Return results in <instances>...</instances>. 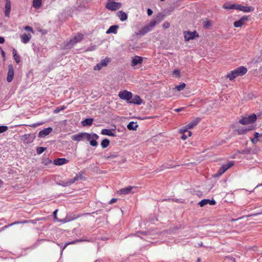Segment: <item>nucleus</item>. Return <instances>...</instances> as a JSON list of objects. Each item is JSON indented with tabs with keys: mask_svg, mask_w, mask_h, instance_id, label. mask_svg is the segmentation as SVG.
<instances>
[{
	"mask_svg": "<svg viewBox=\"0 0 262 262\" xmlns=\"http://www.w3.org/2000/svg\"><path fill=\"white\" fill-rule=\"evenodd\" d=\"M159 21L157 20H152L149 23L138 30L136 34L137 35L143 36L146 33L150 32Z\"/></svg>",
	"mask_w": 262,
	"mask_h": 262,
	"instance_id": "nucleus-1",
	"label": "nucleus"
},
{
	"mask_svg": "<svg viewBox=\"0 0 262 262\" xmlns=\"http://www.w3.org/2000/svg\"><path fill=\"white\" fill-rule=\"evenodd\" d=\"M247 72V69L245 67H239L237 69L230 72V73L227 75L226 77L228 78L230 80H234L238 76H242L245 75Z\"/></svg>",
	"mask_w": 262,
	"mask_h": 262,
	"instance_id": "nucleus-2",
	"label": "nucleus"
},
{
	"mask_svg": "<svg viewBox=\"0 0 262 262\" xmlns=\"http://www.w3.org/2000/svg\"><path fill=\"white\" fill-rule=\"evenodd\" d=\"M108 2L106 4L105 7L108 10L111 11H116L121 8L122 4L121 3L115 2L114 0H107Z\"/></svg>",
	"mask_w": 262,
	"mask_h": 262,
	"instance_id": "nucleus-3",
	"label": "nucleus"
},
{
	"mask_svg": "<svg viewBox=\"0 0 262 262\" xmlns=\"http://www.w3.org/2000/svg\"><path fill=\"white\" fill-rule=\"evenodd\" d=\"M256 119V115L253 114L247 117H243L239 120V122L243 125H247L255 122Z\"/></svg>",
	"mask_w": 262,
	"mask_h": 262,
	"instance_id": "nucleus-4",
	"label": "nucleus"
},
{
	"mask_svg": "<svg viewBox=\"0 0 262 262\" xmlns=\"http://www.w3.org/2000/svg\"><path fill=\"white\" fill-rule=\"evenodd\" d=\"M201 121V119L199 118H196L190 123L187 124L186 126H183L180 130V133H185L187 132V130L193 128L196 126L199 122Z\"/></svg>",
	"mask_w": 262,
	"mask_h": 262,
	"instance_id": "nucleus-5",
	"label": "nucleus"
},
{
	"mask_svg": "<svg viewBox=\"0 0 262 262\" xmlns=\"http://www.w3.org/2000/svg\"><path fill=\"white\" fill-rule=\"evenodd\" d=\"M87 134L88 136H85V139L90 142V145L92 146H97L98 142L96 140L99 138V136L96 134H91L88 133H85Z\"/></svg>",
	"mask_w": 262,
	"mask_h": 262,
	"instance_id": "nucleus-6",
	"label": "nucleus"
},
{
	"mask_svg": "<svg viewBox=\"0 0 262 262\" xmlns=\"http://www.w3.org/2000/svg\"><path fill=\"white\" fill-rule=\"evenodd\" d=\"M234 165L233 161H230L229 163L225 164L219 169L215 177H220L229 168Z\"/></svg>",
	"mask_w": 262,
	"mask_h": 262,
	"instance_id": "nucleus-7",
	"label": "nucleus"
},
{
	"mask_svg": "<svg viewBox=\"0 0 262 262\" xmlns=\"http://www.w3.org/2000/svg\"><path fill=\"white\" fill-rule=\"evenodd\" d=\"M83 35L81 33L78 34L77 35L75 36L73 39L70 40L67 43L66 47L67 48H71L76 43L80 42L83 38Z\"/></svg>",
	"mask_w": 262,
	"mask_h": 262,
	"instance_id": "nucleus-8",
	"label": "nucleus"
},
{
	"mask_svg": "<svg viewBox=\"0 0 262 262\" xmlns=\"http://www.w3.org/2000/svg\"><path fill=\"white\" fill-rule=\"evenodd\" d=\"M199 36L198 33L195 31L193 32L185 31L184 32V37L185 41L194 39Z\"/></svg>",
	"mask_w": 262,
	"mask_h": 262,
	"instance_id": "nucleus-9",
	"label": "nucleus"
},
{
	"mask_svg": "<svg viewBox=\"0 0 262 262\" xmlns=\"http://www.w3.org/2000/svg\"><path fill=\"white\" fill-rule=\"evenodd\" d=\"M118 96L121 99L125 100L129 102L132 98L133 95L131 92L125 90L120 92Z\"/></svg>",
	"mask_w": 262,
	"mask_h": 262,
	"instance_id": "nucleus-10",
	"label": "nucleus"
},
{
	"mask_svg": "<svg viewBox=\"0 0 262 262\" xmlns=\"http://www.w3.org/2000/svg\"><path fill=\"white\" fill-rule=\"evenodd\" d=\"M236 10L248 13L253 11L254 8L252 6H244L241 4H237Z\"/></svg>",
	"mask_w": 262,
	"mask_h": 262,
	"instance_id": "nucleus-11",
	"label": "nucleus"
},
{
	"mask_svg": "<svg viewBox=\"0 0 262 262\" xmlns=\"http://www.w3.org/2000/svg\"><path fill=\"white\" fill-rule=\"evenodd\" d=\"M87 134L85 133H82L74 135L71 137V139L76 141H81L83 139H85V136H88Z\"/></svg>",
	"mask_w": 262,
	"mask_h": 262,
	"instance_id": "nucleus-12",
	"label": "nucleus"
},
{
	"mask_svg": "<svg viewBox=\"0 0 262 262\" xmlns=\"http://www.w3.org/2000/svg\"><path fill=\"white\" fill-rule=\"evenodd\" d=\"M52 130V128L50 127L44 128L39 132L38 137L40 138H44L46 136L48 135Z\"/></svg>",
	"mask_w": 262,
	"mask_h": 262,
	"instance_id": "nucleus-13",
	"label": "nucleus"
},
{
	"mask_svg": "<svg viewBox=\"0 0 262 262\" xmlns=\"http://www.w3.org/2000/svg\"><path fill=\"white\" fill-rule=\"evenodd\" d=\"M248 20V18L247 16H244L241 17L239 20L235 21L234 22V26L235 27L238 28L241 27L243 26V25L246 23Z\"/></svg>",
	"mask_w": 262,
	"mask_h": 262,
	"instance_id": "nucleus-14",
	"label": "nucleus"
},
{
	"mask_svg": "<svg viewBox=\"0 0 262 262\" xmlns=\"http://www.w3.org/2000/svg\"><path fill=\"white\" fill-rule=\"evenodd\" d=\"M262 134L255 132L254 138L251 139V141L253 144H256L258 142H262Z\"/></svg>",
	"mask_w": 262,
	"mask_h": 262,
	"instance_id": "nucleus-15",
	"label": "nucleus"
},
{
	"mask_svg": "<svg viewBox=\"0 0 262 262\" xmlns=\"http://www.w3.org/2000/svg\"><path fill=\"white\" fill-rule=\"evenodd\" d=\"M11 11V2L10 0H6L5 6V15L7 17H9Z\"/></svg>",
	"mask_w": 262,
	"mask_h": 262,
	"instance_id": "nucleus-16",
	"label": "nucleus"
},
{
	"mask_svg": "<svg viewBox=\"0 0 262 262\" xmlns=\"http://www.w3.org/2000/svg\"><path fill=\"white\" fill-rule=\"evenodd\" d=\"M133 187L129 186L127 187L120 189L117 191V193L119 194H127L131 193Z\"/></svg>",
	"mask_w": 262,
	"mask_h": 262,
	"instance_id": "nucleus-17",
	"label": "nucleus"
},
{
	"mask_svg": "<svg viewBox=\"0 0 262 262\" xmlns=\"http://www.w3.org/2000/svg\"><path fill=\"white\" fill-rule=\"evenodd\" d=\"M14 70L12 67H10L7 77V80L8 82H10L12 81L14 76Z\"/></svg>",
	"mask_w": 262,
	"mask_h": 262,
	"instance_id": "nucleus-18",
	"label": "nucleus"
},
{
	"mask_svg": "<svg viewBox=\"0 0 262 262\" xmlns=\"http://www.w3.org/2000/svg\"><path fill=\"white\" fill-rule=\"evenodd\" d=\"M142 100L138 95H135L134 97L132 98L130 101H129L130 103H134L140 105L142 103Z\"/></svg>",
	"mask_w": 262,
	"mask_h": 262,
	"instance_id": "nucleus-19",
	"label": "nucleus"
},
{
	"mask_svg": "<svg viewBox=\"0 0 262 262\" xmlns=\"http://www.w3.org/2000/svg\"><path fill=\"white\" fill-rule=\"evenodd\" d=\"M68 160L66 158H58L54 160L53 163L55 165H61L67 163Z\"/></svg>",
	"mask_w": 262,
	"mask_h": 262,
	"instance_id": "nucleus-20",
	"label": "nucleus"
},
{
	"mask_svg": "<svg viewBox=\"0 0 262 262\" xmlns=\"http://www.w3.org/2000/svg\"><path fill=\"white\" fill-rule=\"evenodd\" d=\"M143 60L141 57L135 56L132 60V66H136L138 64H141Z\"/></svg>",
	"mask_w": 262,
	"mask_h": 262,
	"instance_id": "nucleus-21",
	"label": "nucleus"
},
{
	"mask_svg": "<svg viewBox=\"0 0 262 262\" xmlns=\"http://www.w3.org/2000/svg\"><path fill=\"white\" fill-rule=\"evenodd\" d=\"M117 16L121 21H125L127 18V15L122 10L118 12Z\"/></svg>",
	"mask_w": 262,
	"mask_h": 262,
	"instance_id": "nucleus-22",
	"label": "nucleus"
},
{
	"mask_svg": "<svg viewBox=\"0 0 262 262\" xmlns=\"http://www.w3.org/2000/svg\"><path fill=\"white\" fill-rule=\"evenodd\" d=\"M223 8L225 9H236L237 8V4H230V3H225L223 6Z\"/></svg>",
	"mask_w": 262,
	"mask_h": 262,
	"instance_id": "nucleus-23",
	"label": "nucleus"
},
{
	"mask_svg": "<svg viewBox=\"0 0 262 262\" xmlns=\"http://www.w3.org/2000/svg\"><path fill=\"white\" fill-rule=\"evenodd\" d=\"M119 28L118 25L111 26L106 31V34L114 33L116 34L117 33V29Z\"/></svg>",
	"mask_w": 262,
	"mask_h": 262,
	"instance_id": "nucleus-24",
	"label": "nucleus"
},
{
	"mask_svg": "<svg viewBox=\"0 0 262 262\" xmlns=\"http://www.w3.org/2000/svg\"><path fill=\"white\" fill-rule=\"evenodd\" d=\"M82 174H83V172H82L81 171L78 174H76L73 179H70L69 181V184H73L75 182L79 180H81L82 179L83 177H82Z\"/></svg>",
	"mask_w": 262,
	"mask_h": 262,
	"instance_id": "nucleus-25",
	"label": "nucleus"
},
{
	"mask_svg": "<svg viewBox=\"0 0 262 262\" xmlns=\"http://www.w3.org/2000/svg\"><path fill=\"white\" fill-rule=\"evenodd\" d=\"M101 133L103 135H107L111 137H115V134L113 133L111 130L108 129H103L101 130Z\"/></svg>",
	"mask_w": 262,
	"mask_h": 262,
	"instance_id": "nucleus-26",
	"label": "nucleus"
},
{
	"mask_svg": "<svg viewBox=\"0 0 262 262\" xmlns=\"http://www.w3.org/2000/svg\"><path fill=\"white\" fill-rule=\"evenodd\" d=\"M12 54L13 55L14 59L16 62L18 64L20 61V56L17 54V51L16 49H13L12 51Z\"/></svg>",
	"mask_w": 262,
	"mask_h": 262,
	"instance_id": "nucleus-27",
	"label": "nucleus"
},
{
	"mask_svg": "<svg viewBox=\"0 0 262 262\" xmlns=\"http://www.w3.org/2000/svg\"><path fill=\"white\" fill-rule=\"evenodd\" d=\"M93 122V118H86L83 120L81 122L83 126L91 125Z\"/></svg>",
	"mask_w": 262,
	"mask_h": 262,
	"instance_id": "nucleus-28",
	"label": "nucleus"
},
{
	"mask_svg": "<svg viewBox=\"0 0 262 262\" xmlns=\"http://www.w3.org/2000/svg\"><path fill=\"white\" fill-rule=\"evenodd\" d=\"M138 127V124L136 122H130L127 125V127L129 130H136Z\"/></svg>",
	"mask_w": 262,
	"mask_h": 262,
	"instance_id": "nucleus-29",
	"label": "nucleus"
},
{
	"mask_svg": "<svg viewBox=\"0 0 262 262\" xmlns=\"http://www.w3.org/2000/svg\"><path fill=\"white\" fill-rule=\"evenodd\" d=\"M21 41L24 43H28L31 38V36L28 34H24L21 36Z\"/></svg>",
	"mask_w": 262,
	"mask_h": 262,
	"instance_id": "nucleus-30",
	"label": "nucleus"
},
{
	"mask_svg": "<svg viewBox=\"0 0 262 262\" xmlns=\"http://www.w3.org/2000/svg\"><path fill=\"white\" fill-rule=\"evenodd\" d=\"M42 5V0H33V6L35 9H39Z\"/></svg>",
	"mask_w": 262,
	"mask_h": 262,
	"instance_id": "nucleus-31",
	"label": "nucleus"
},
{
	"mask_svg": "<svg viewBox=\"0 0 262 262\" xmlns=\"http://www.w3.org/2000/svg\"><path fill=\"white\" fill-rule=\"evenodd\" d=\"M110 61L111 59L108 57H106L105 58L101 60V62L97 63L96 66H107Z\"/></svg>",
	"mask_w": 262,
	"mask_h": 262,
	"instance_id": "nucleus-32",
	"label": "nucleus"
},
{
	"mask_svg": "<svg viewBox=\"0 0 262 262\" xmlns=\"http://www.w3.org/2000/svg\"><path fill=\"white\" fill-rule=\"evenodd\" d=\"M110 141L107 139L103 140L101 142V146L103 148H106L110 144Z\"/></svg>",
	"mask_w": 262,
	"mask_h": 262,
	"instance_id": "nucleus-33",
	"label": "nucleus"
},
{
	"mask_svg": "<svg viewBox=\"0 0 262 262\" xmlns=\"http://www.w3.org/2000/svg\"><path fill=\"white\" fill-rule=\"evenodd\" d=\"M183 134L181 139L183 140H186L188 137H190L191 136V132L190 131H188L187 130V132H186L185 133H181Z\"/></svg>",
	"mask_w": 262,
	"mask_h": 262,
	"instance_id": "nucleus-34",
	"label": "nucleus"
},
{
	"mask_svg": "<svg viewBox=\"0 0 262 262\" xmlns=\"http://www.w3.org/2000/svg\"><path fill=\"white\" fill-rule=\"evenodd\" d=\"M30 222H31V221H28V220H25V221H24L22 222H15L14 223H13L11 224L8 225V226H6L5 228H7V227H10V226H13L14 225H16V224H26V223H29Z\"/></svg>",
	"mask_w": 262,
	"mask_h": 262,
	"instance_id": "nucleus-35",
	"label": "nucleus"
},
{
	"mask_svg": "<svg viewBox=\"0 0 262 262\" xmlns=\"http://www.w3.org/2000/svg\"><path fill=\"white\" fill-rule=\"evenodd\" d=\"M81 216V215H74L73 217H71L70 216H67L65 219L67 222H70L71 221L75 220L78 219Z\"/></svg>",
	"mask_w": 262,
	"mask_h": 262,
	"instance_id": "nucleus-36",
	"label": "nucleus"
},
{
	"mask_svg": "<svg viewBox=\"0 0 262 262\" xmlns=\"http://www.w3.org/2000/svg\"><path fill=\"white\" fill-rule=\"evenodd\" d=\"M208 204H209V199L202 200L199 203L200 207H203Z\"/></svg>",
	"mask_w": 262,
	"mask_h": 262,
	"instance_id": "nucleus-37",
	"label": "nucleus"
},
{
	"mask_svg": "<svg viewBox=\"0 0 262 262\" xmlns=\"http://www.w3.org/2000/svg\"><path fill=\"white\" fill-rule=\"evenodd\" d=\"M186 86V84L185 83H181L180 85L176 86V89L178 91H181L183 90Z\"/></svg>",
	"mask_w": 262,
	"mask_h": 262,
	"instance_id": "nucleus-38",
	"label": "nucleus"
},
{
	"mask_svg": "<svg viewBox=\"0 0 262 262\" xmlns=\"http://www.w3.org/2000/svg\"><path fill=\"white\" fill-rule=\"evenodd\" d=\"M67 106L64 105L61 106L60 107H58L54 111V113L55 114L59 113L60 111L65 110Z\"/></svg>",
	"mask_w": 262,
	"mask_h": 262,
	"instance_id": "nucleus-39",
	"label": "nucleus"
},
{
	"mask_svg": "<svg viewBox=\"0 0 262 262\" xmlns=\"http://www.w3.org/2000/svg\"><path fill=\"white\" fill-rule=\"evenodd\" d=\"M172 75L176 78L180 77V72L179 70L176 69L172 72Z\"/></svg>",
	"mask_w": 262,
	"mask_h": 262,
	"instance_id": "nucleus-40",
	"label": "nucleus"
},
{
	"mask_svg": "<svg viewBox=\"0 0 262 262\" xmlns=\"http://www.w3.org/2000/svg\"><path fill=\"white\" fill-rule=\"evenodd\" d=\"M210 26H211V23L209 20H207L203 22V27L207 29L209 27H210Z\"/></svg>",
	"mask_w": 262,
	"mask_h": 262,
	"instance_id": "nucleus-41",
	"label": "nucleus"
},
{
	"mask_svg": "<svg viewBox=\"0 0 262 262\" xmlns=\"http://www.w3.org/2000/svg\"><path fill=\"white\" fill-rule=\"evenodd\" d=\"M83 241H85V240H83V239H78V240H75L74 241H72L71 242H70V243H67L66 245H65V246H64V248H66L68 245H70V244H74L76 243H78V242H83Z\"/></svg>",
	"mask_w": 262,
	"mask_h": 262,
	"instance_id": "nucleus-42",
	"label": "nucleus"
},
{
	"mask_svg": "<svg viewBox=\"0 0 262 262\" xmlns=\"http://www.w3.org/2000/svg\"><path fill=\"white\" fill-rule=\"evenodd\" d=\"M46 149V148L43 147H39L37 148L36 151L37 153L38 154H42L45 150Z\"/></svg>",
	"mask_w": 262,
	"mask_h": 262,
	"instance_id": "nucleus-43",
	"label": "nucleus"
},
{
	"mask_svg": "<svg viewBox=\"0 0 262 262\" xmlns=\"http://www.w3.org/2000/svg\"><path fill=\"white\" fill-rule=\"evenodd\" d=\"M8 128L7 126H0V134L6 132Z\"/></svg>",
	"mask_w": 262,
	"mask_h": 262,
	"instance_id": "nucleus-44",
	"label": "nucleus"
},
{
	"mask_svg": "<svg viewBox=\"0 0 262 262\" xmlns=\"http://www.w3.org/2000/svg\"><path fill=\"white\" fill-rule=\"evenodd\" d=\"M117 157V155H116V154H111L110 156L105 157V158L106 160H109V159H112V158H115Z\"/></svg>",
	"mask_w": 262,
	"mask_h": 262,
	"instance_id": "nucleus-45",
	"label": "nucleus"
},
{
	"mask_svg": "<svg viewBox=\"0 0 262 262\" xmlns=\"http://www.w3.org/2000/svg\"><path fill=\"white\" fill-rule=\"evenodd\" d=\"M170 26V24L168 22H164L163 25H162V27L164 29H167V28H168Z\"/></svg>",
	"mask_w": 262,
	"mask_h": 262,
	"instance_id": "nucleus-46",
	"label": "nucleus"
},
{
	"mask_svg": "<svg viewBox=\"0 0 262 262\" xmlns=\"http://www.w3.org/2000/svg\"><path fill=\"white\" fill-rule=\"evenodd\" d=\"M250 149H245L241 150L239 153L242 154H250Z\"/></svg>",
	"mask_w": 262,
	"mask_h": 262,
	"instance_id": "nucleus-47",
	"label": "nucleus"
},
{
	"mask_svg": "<svg viewBox=\"0 0 262 262\" xmlns=\"http://www.w3.org/2000/svg\"><path fill=\"white\" fill-rule=\"evenodd\" d=\"M58 212V209H56L55 210L54 212H53V216H54V219L55 220H56L58 221L57 220V212Z\"/></svg>",
	"mask_w": 262,
	"mask_h": 262,
	"instance_id": "nucleus-48",
	"label": "nucleus"
},
{
	"mask_svg": "<svg viewBox=\"0 0 262 262\" xmlns=\"http://www.w3.org/2000/svg\"><path fill=\"white\" fill-rule=\"evenodd\" d=\"M117 199H116V198H113V199H112L110 201V202H109V204H113V203H116V202H117Z\"/></svg>",
	"mask_w": 262,
	"mask_h": 262,
	"instance_id": "nucleus-49",
	"label": "nucleus"
},
{
	"mask_svg": "<svg viewBox=\"0 0 262 262\" xmlns=\"http://www.w3.org/2000/svg\"><path fill=\"white\" fill-rule=\"evenodd\" d=\"M25 30L26 31H29V32H32L33 31L32 28L31 27H29V26H26L25 28Z\"/></svg>",
	"mask_w": 262,
	"mask_h": 262,
	"instance_id": "nucleus-50",
	"label": "nucleus"
},
{
	"mask_svg": "<svg viewBox=\"0 0 262 262\" xmlns=\"http://www.w3.org/2000/svg\"><path fill=\"white\" fill-rule=\"evenodd\" d=\"M216 203L215 201L214 200H210L209 199V204L210 205H214Z\"/></svg>",
	"mask_w": 262,
	"mask_h": 262,
	"instance_id": "nucleus-51",
	"label": "nucleus"
},
{
	"mask_svg": "<svg viewBox=\"0 0 262 262\" xmlns=\"http://www.w3.org/2000/svg\"><path fill=\"white\" fill-rule=\"evenodd\" d=\"M261 61H262V57H261L260 58H258V59H256V60L254 59L253 60V63H258V62H260Z\"/></svg>",
	"mask_w": 262,
	"mask_h": 262,
	"instance_id": "nucleus-52",
	"label": "nucleus"
},
{
	"mask_svg": "<svg viewBox=\"0 0 262 262\" xmlns=\"http://www.w3.org/2000/svg\"><path fill=\"white\" fill-rule=\"evenodd\" d=\"M251 129V128L245 129V130H241V131L239 132V134H244L247 131L250 130Z\"/></svg>",
	"mask_w": 262,
	"mask_h": 262,
	"instance_id": "nucleus-53",
	"label": "nucleus"
},
{
	"mask_svg": "<svg viewBox=\"0 0 262 262\" xmlns=\"http://www.w3.org/2000/svg\"><path fill=\"white\" fill-rule=\"evenodd\" d=\"M147 12L148 15L149 16L151 15L152 14V11L150 9H148Z\"/></svg>",
	"mask_w": 262,
	"mask_h": 262,
	"instance_id": "nucleus-54",
	"label": "nucleus"
},
{
	"mask_svg": "<svg viewBox=\"0 0 262 262\" xmlns=\"http://www.w3.org/2000/svg\"><path fill=\"white\" fill-rule=\"evenodd\" d=\"M5 42V39L3 37L0 36V43H3Z\"/></svg>",
	"mask_w": 262,
	"mask_h": 262,
	"instance_id": "nucleus-55",
	"label": "nucleus"
},
{
	"mask_svg": "<svg viewBox=\"0 0 262 262\" xmlns=\"http://www.w3.org/2000/svg\"><path fill=\"white\" fill-rule=\"evenodd\" d=\"M184 108L183 107H180V108H177V109H175L174 111L177 112H179L182 110H183Z\"/></svg>",
	"mask_w": 262,
	"mask_h": 262,
	"instance_id": "nucleus-56",
	"label": "nucleus"
},
{
	"mask_svg": "<svg viewBox=\"0 0 262 262\" xmlns=\"http://www.w3.org/2000/svg\"><path fill=\"white\" fill-rule=\"evenodd\" d=\"M101 67H95L94 70L95 71L100 70L101 69Z\"/></svg>",
	"mask_w": 262,
	"mask_h": 262,
	"instance_id": "nucleus-57",
	"label": "nucleus"
},
{
	"mask_svg": "<svg viewBox=\"0 0 262 262\" xmlns=\"http://www.w3.org/2000/svg\"><path fill=\"white\" fill-rule=\"evenodd\" d=\"M0 49H1V51H2V54L3 55H5V52H4V51L2 49V48H0Z\"/></svg>",
	"mask_w": 262,
	"mask_h": 262,
	"instance_id": "nucleus-58",
	"label": "nucleus"
},
{
	"mask_svg": "<svg viewBox=\"0 0 262 262\" xmlns=\"http://www.w3.org/2000/svg\"><path fill=\"white\" fill-rule=\"evenodd\" d=\"M2 181L0 180V185L2 184Z\"/></svg>",
	"mask_w": 262,
	"mask_h": 262,
	"instance_id": "nucleus-59",
	"label": "nucleus"
},
{
	"mask_svg": "<svg viewBox=\"0 0 262 262\" xmlns=\"http://www.w3.org/2000/svg\"><path fill=\"white\" fill-rule=\"evenodd\" d=\"M234 262H236L235 259H234Z\"/></svg>",
	"mask_w": 262,
	"mask_h": 262,
	"instance_id": "nucleus-60",
	"label": "nucleus"
}]
</instances>
